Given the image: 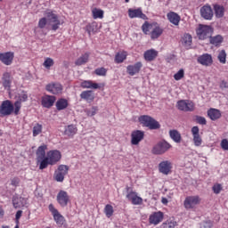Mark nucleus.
I'll return each mask as SVG.
<instances>
[{
	"label": "nucleus",
	"mask_w": 228,
	"mask_h": 228,
	"mask_svg": "<svg viewBox=\"0 0 228 228\" xmlns=\"http://www.w3.org/2000/svg\"><path fill=\"white\" fill-rule=\"evenodd\" d=\"M142 30L144 35H150L151 40H157L163 35V28L158 23H149L145 21L142 26Z\"/></svg>",
	"instance_id": "nucleus-1"
},
{
	"label": "nucleus",
	"mask_w": 228,
	"mask_h": 228,
	"mask_svg": "<svg viewBox=\"0 0 228 228\" xmlns=\"http://www.w3.org/2000/svg\"><path fill=\"white\" fill-rule=\"evenodd\" d=\"M61 159V152L58 150H52L47 152V156L41 161L39 170H45L49 165L53 166Z\"/></svg>",
	"instance_id": "nucleus-2"
},
{
	"label": "nucleus",
	"mask_w": 228,
	"mask_h": 228,
	"mask_svg": "<svg viewBox=\"0 0 228 228\" xmlns=\"http://www.w3.org/2000/svg\"><path fill=\"white\" fill-rule=\"evenodd\" d=\"M171 147L172 144H170L168 142L160 141L153 146V148L151 149V152L155 154V156H161L165 154V152H168Z\"/></svg>",
	"instance_id": "nucleus-3"
},
{
	"label": "nucleus",
	"mask_w": 228,
	"mask_h": 228,
	"mask_svg": "<svg viewBox=\"0 0 228 228\" xmlns=\"http://www.w3.org/2000/svg\"><path fill=\"white\" fill-rule=\"evenodd\" d=\"M139 122L144 127H149V129H159V127H161L159 122L156 121V119L147 115L139 117Z\"/></svg>",
	"instance_id": "nucleus-4"
},
{
	"label": "nucleus",
	"mask_w": 228,
	"mask_h": 228,
	"mask_svg": "<svg viewBox=\"0 0 228 228\" xmlns=\"http://www.w3.org/2000/svg\"><path fill=\"white\" fill-rule=\"evenodd\" d=\"M70 167L67 165H60L54 171L53 179L57 183H63L65 181V175H68Z\"/></svg>",
	"instance_id": "nucleus-5"
},
{
	"label": "nucleus",
	"mask_w": 228,
	"mask_h": 228,
	"mask_svg": "<svg viewBox=\"0 0 228 228\" xmlns=\"http://www.w3.org/2000/svg\"><path fill=\"white\" fill-rule=\"evenodd\" d=\"M48 209L53 215V220L55 224H57L58 227H62L63 225H65V217L60 214V211H58V209L54 208V205L53 203L48 206Z\"/></svg>",
	"instance_id": "nucleus-6"
},
{
	"label": "nucleus",
	"mask_w": 228,
	"mask_h": 228,
	"mask_svg": "<svg viewBox=\"0 0 228 228\" xmlns=\"http://www.w3.org/2000/svg\"><path fill=\"white\" fill-rule=\"evenodd\" d=\"M196 33L200 40H206L207 38H211L213 28L208 25H200Z\"/></svg>",
	"instance_id": "nucleus-7"
},
{
	"label": "nucleus",
	"mask_w": 228,
	"mask_h": 228,
	"mask_svg": "<svg viewBox=\"0 0 228 228\" xmlns=\"http://www.w3.org/2000/svg\"><path fill=\"white\" fill-rule=\"evenodd\" d=\"M200 197L199 196H188L183 201L185 209H195L199 204H200Z\"/></svg>",
	"instance_id": "nucleus-8"
},
{
	"label": "nucleus",
	"mask_w": 228,
	"mask_h": 228,
	"mask_svg": "<svg viewBox=\"0 0 228 228\" xmlns=\"http://www.w3.org/2000/svg\"><path fill=\"white\" fill-rule=\"evenodd\" d=\"M13 113V103L10 100L4 101L0 105V117H8Z\"/></svg>",
	"instance_id": "nucleus-9"
},
{
	"label": "nucleus",
	"mask_w": 228,
	"mask_h": 228,
	"mask_svg": "<svg viewBox=\"0 0 228 228\" xmlns=\"http://www.w3.org/2000/svg\"><path fill=\"white\" fill-rule=\"evenodd\" d=\"M45 16L48 20V24L52 26L53 31H56L60 28V20H58V16L53 13V12H46Z\"/></svg>",
	"instance_id": "nucleus-10"
},
{
	"label": "nucleus",
	"mask_w": 228,
	"mask_h": 228,
	"mask_svg": "<svg viewBox=\"0 0 228 228\" xmlns=\"http://www.w3.org/2000/svg\"><path fill=\"white\" fill-rule=\"evenodd\" d=\"M176 106L177 109L180 110V111H193V110H195V103L188 100L179 101Z\"/></svg>",
	"instance_id": "nucleus-11"
},
{
	"label": "nucleus",
	"mask_w": 228,
	"mask_h": 228,
	"mask_svg": "<svg viewBox=\"0 0 228 228\" xmlns=\"http://www.w3.org/2000/svg\"><path fill=\"white\" fill-rule=\"evenodd\" d=\"M57 202L61 208H67L69 202H70V196L65 191H60L57 194Z\"/></svg>",
	"instance_id": "nucleus-12"
},
{
	"label": "nucleus",
	"mask_w": 228,
	"mask_h": 228,
	"mask_svg": "<svg viewBox=\"0 0 228 228\" xmlns=\"http://www.w3.org/2000/svg\"><path fill=\"white\" fill-rule=\"evenodd\" d=\"M126 199L133 204V206H142V204H143V199L138 196V193L134 191L127 192Z\"/></svg>",
	"instance_id": "nucleus-13"
},
{
	"label": "nucleus",
	"mask_w": 228,
	"mask_h": 228,
	"mask_svg": "<svg viewBox=\"0 0 228 228\" xmlns=\"http://www.w3.org/2000/svg\"><path fill=\"white\" fill-rule=\"evenodd\" d=\"M163 218H165V214H163V212H153L149 216V224H151V225H158L163 222Z\"/></svg>",
	"instance_id": "nucleus-14"
},
{
	"label": "nucleus",
	"mask_w": 228,
	"mask_h": 228,
	"mask_svg": "<svg viewBox=\"0 0 228 228\" xmlns=\"http://www.w3.org/2000/svg\"><path fill=\"white\" fill-rule=\"evenodd\" d=\"M45 90L53 95H58L63 92V86L60 83H50L46 85Z\"/></svg>",
	"instance_id": "nucleus-15"
},
{
	"label": "nucleus",
	"mask_w": 228,
	"mask_h": 228,
	"mask_svg": "<svg viewBox=\"0 0 228 228\" xmlns=\"http://www.w3.org/2000/svg\"><path fill=\"white\" fill-rule=\"evenodd\" d=\"M128 17L130 19H142V20H147V15L143 13L142 8L128 9Z\"/></svg>",
	"instance_id": "nucleus-16"
},
{
	"label": "nucleus",
	"mask_w": 228,
	"mask_h": 228,
	"mask_svg": "<svg viewBox=\"0 0 228 228\" xmlns=\"http://www.w3.org/2000/svg\"><path fill=\"white\" fill-rule=\"evenodd\" d=\"M197 61L200 65H203V67H211V65H213V56L208 53H204L198 57Z\"/></svg>",
	"instance_id": "nucleus-17"
},
{
	"label": "nucleus",
	"mask_w": 228,
	"mask_h": 228,
	"mask_svg": "<svg viewBox=\"0 0 228 228\" xmlns=\"http://www.w3.org/2000/svg\"><path fill=\"white\" fill-rule=\"evenodd\" d=\"M145 136V133L142 130L133 131L131 134V143L132 145H138L143 137Z\"/></svg>",
	"instance_id": "nucleus-18"
},
{
	"label": "nucleus",
	"mask_w": 228,
	"mask_h": 228,
	"mask_svg": "<svg viewBox=\"0 0 228 228\" xmlns=\"http://www.w3.org/2000/svg\"><path fill=\"white\" fill-rule=\"evenodd\" d=\"M159 172L168 175L172 172V162L170 160H164L159 164Z\"/></svg>",
	"instance_id": "nucleus-19"
},
{
	"label": "nucleus",
	"mask_w": 228,
	"mask_h": 228,
	"mask_svg": "<svg viewBox=\"0 0 228 228\" xmlns=\"http://www.w3.org/2000/svg\"><path fill=\"white\" fill-rule=\"evenodd\" d=\"M191 132L195 147H200V145H202V137H200L199 126H193Z\"/></svg>",
	"instance_id": "nucleus-20"
},
{
	"label": "nucleus",
	"mask_w": 228,
	"mask_h": 228,
	"mask_svg": "<svg viewBox=\"0 0 228 228\" xmlns=\"http://www.w3.org/2000/svg\"><path fill=\"white\" fill-rule=\"evenodd\" d=\"M142 67H143V64L141 61H138L133 65H128L126 67V72L129 76H136V74H140Z\"/></svg>",
	"instance_id": "nucleus-21"
},
{
	"label": "nucleus",
	"mask_w": 228,
	"mask_h": 228,
	"mask_svg": "<svg viewBox=\"0 0 228 228\" xmlns=\"http://www.w3.org/2000/svg\"><path fill=\"white\" fill-rule=\"evenodd\" d=\"M200 15L206 20H211L213 19V9L210 5L206 4L200 8Z\"/></svg>",
	"instance_id": "nucleus-22"
},
{
	"label": "nucleus",
	"mask_w": 228,
	"mask_h": 228,
	"mask_svg": "<svg viewBox=\"0 0 228 228\" xmlns=\"http://www.w3.org/2000/svg\"><path fill=\"white\" fill-rule=\"evenodd\" d=\"M56 102V97L53 95H45L41 98V104L44 108H52Z\"/></svg>",
	"instance_id": "nucleus-23"
},
{
	"label": "nucleus",
	"mask_w": 228,
	"mask_h": 228,
	"mask_svg": "<svg viewBox=\"0 0 228 228\" xmlns=\"http://www.w3.org/2000/svg\"><path fill=\"white\" fill-rule=\"evenodd\" d=\"M13 53L12 52H7L4 53H0V61H2V63H4V65H12V61H13Z\"/></svg>",
	"instance_id": "nucleus-24"
},
{
	"label": "nucleus",
	"mask_w": 228,
	"mask_h": 228,
	"mask_svg": "<svg viewBox=\"0 0 228 228\" xmlns=\"http://www.w3.org/2000/svg\"><path fill=\"white\" fill-rule=\"evenodd\" d=\"M45 151H47V145L45 144L39 146L37 150V159L39 165L42 161H44V159H45Z\"/></svg>",
	"instance_id": "nucleus-25"
},
{
	"label": "nucleus",
	"mask_w": 228,
	"mask_h": 228,
	"mask_svg": "<svg viewBox=\"0 0 228 228\" xmlns=\"http://www.w3.org/2000/svg\"><path fill=\"white\" fill-rule=\"evenodd\" d=\"M213 8H214V13L216 19H222V17L225 15V7H224V5L216 4H213Z\"/></svg>",
	"instance_id": "nucleus-26"
},
{
	"label": "nucleus",
	"mask_w": 228,
	"mask_h": 228,
	"mask_svg": "<svg viewBox=\"0 0 228 228\" xmlns=\"http://www.w3.org/2000/svg\"><path fill=\"white\" fill-rule=\"evenodd\" d=\"M167 17L169 22H171V24H174V26H177L179 22H181V16H179V14L175 12H168Z\"/></svg>",
	"instance_id": "nucleus-27"
},
{
	"label": "nucleus",
	"mask_w": 228,
	"mask_h": 228,
	"mask_svg": "<svg viewBox=\"0 0 228 228\" xmlns=\"http://www.w3.org/2000/svg\"><path fill=\"white\" fill-rule=\"evenodd\" d=\"M144 60L146 61H154L155 58H158V51L154 49H150L144 52Z\"/></svg>",
	"instance_id": "nucleus-28"
},
{
	"label": "nucleus",
	"mask_w": 228,
	"mask_h": 228,
	"mask_svg": "<svg viewBox=\"0 0 228 228\" xmlns=\"http://www.w3.org/2000/svg\"><path fill=\"white\" fill-rule=\"evenodd\" d=\"M77 134V126L76 125H69L65 127L64 134L65 136L72 137Z\"/></svg>",
	"instance_id": "nucleus-29"
},
{
	"label": "nucleus",
	"mask_w": 228,
	"mask_h": 228,
	"mask_svg": "<svg viewBox=\"0 0 228 228\" xmlns=\"http://www.w3.org/2000/svg\"><path fill=\"white\" fill-rule=\"evenodd\" d=\"M208 117H209L210 120H218L220 117H222V113L219 110L216 109H209L208 110Z\"/></svg>",
	"instance_id": "nucleus-30"
},
{
	"label": "nucleus",
	"mask_w": 228,
	"mask_h": 228,
	"mask_svg": "<svg viewBox=\"0 0 228 228\" xmlns=\"http://www.w3.org/2000/svg\"><path fill=\"white\" fill-rule=\"evenodd\" d=\"M55 106L58 111L67 110V108H69V101H67V99L61 98L56 102Z\"/></svg>",
	"instance_id": "nucleus-31"
},
{
	"label": "nucleus",
	"mask_w": 228,
	"mask_h": 228,
	"mask_svg": "<svg viewBox=\"0 0 228 228\" xmlns=\"http://www.w3.org/2000/svg\"><path fill=\"white\" fill-rule=\"evenodd\" d=\"M169 136L173 142L175 143H181L183 137L181 136V133L177 130H170L169 131Z\"/></svg>",
	"instance_id": "nucleus-32"
},
{
	"label": "nucleus",
	"mask_w": 228,
	"mask_h": 228,
	"mask_svg": "<svg viewBox=\"0 0 228 228\" xmlns=\"http://www.w3.org/2000/svg\"><path fill=\"white\" fill-rule=\"evenodd\" d=\"M80 86L82 88H93V90H97L100 88L99 84L94 83L92 80H85L81 83Z\"/></svg>",
	"instance_id": "nucleus-33"
},
{
	"label": "nucleus",
	"mask_w": 228,
	"mask_h": 228,
	"mask_svg": "<svg viewBox=\"0 0 228 228\" xmlns=\"http://www.w3.org/2000/svg\"><path fill=\"white\" fill-rule=\"evenodd\" d=\"M93 19H104V11L99 8L92 9Z\"/></svg>",
	"instance_id": "nucleus-34"
},
{
	"label": "nucleus",
	"mask_w": 228,
	"mask_h": 228,
	"mask_svg": "<svg viewBox=\"0 0 228 228\" xmlns=\"http://www.w3.org/2000/svg\"><path fill=\"white\" fill-rule=\"evenodd\" d=\"M90 58V54L85 53L82 56H80L76 61L75 65L81 66L85 65V63H88V59Z\"/></svg>",
	"instance_id": "nucleus-35"
},
{
	"label": "nucleus",
	"mask_w": 228,
	"mask_h": 228,
	"mask_svg": "<svg viewBox=\"0 0 228 228\" xmlns=\"http://www.w3.org/2000/svg\"><path fill=\"white\" fill-rule=\"evenodd\" d=\"M127 58V53L126 52H119L115 56L116 63H123V61Z\"/></svg>",
	"instance_id": "nucleus-36"
},
{
	"label": "nucleus",
	"mask_w": 228,
	"mask_h": 228,
	"mask_svg": "<svg viewBox=\"0 0 228 228\" xmlns=\"http://www.w3.org/2000/svg\"><path fill=\"white\" fill-rule=\"evenodd\" d=\"M191 42H192L191 35L185 34L183 37V44L184 47H186L187 49H190V47L191 45Z\"/></svg>",
	"instance_id": "nucleus-37"
},
{
	"label": "nucleus",
	"mask_w": 228,
	"mask_h": 228,
	"mask_svg": "<svg viewBox=\"0 0 228 228\" xmlns=\"http://www.w3.org/2000/svg\"><path fill=\"white\" fill-rule=\"evenodd\" d=\"M86 29L89 36H91L92 33H96L97 32V22L94 21L92 23H89L86 27Z\"/></svg>",
	"instance_id": "nucleus-38"
},
{
	"label": "nucleus",
	"mask_w": 228,
	"mask_h": 228,
	"mask_svg": "<svg viewBox=\"0 0 228 228\" xmlns=\"http://www.w3.org/2000/svg\"><path fill=\"white\" fill-rule=\"evenodd\" d=\"M161 228H175L177 227V222L175 220H167L160 225Z\"/></svg>",
	"instance_id": "nucleus-39"
},
{
	"label": "nucleus",
	"mask_w": 228,
	"mask_h": 228,
	"mask_svg": "<svg viewBox=\"0 0 228 228\" xmlns=\"http://www.w3.org/2000/svg\"><path fill=\"white\" fill-rule=\"evenodd\" d=\"M80 97L85 101H94V94L92 93V91L82 92Z\"/></svg>",
	"instance_id": "nucleus-40"
},
{
	"label": "nucleus",
	"mask_w": 228,
	"mask_h": 228,
	"mask_svg": "<svg viewBox=\"0 0 228 228\" xmlns=\"http://www.w3.org/2000/svg\"><path fill=\"white\" fill-rule=\"evenodd\" d=\"M3 81L4 88H10V85H12V81L10 80V73L4 74Z\"/></svg>",
	"instance_id": "nucleus-41"
},
{
	"label": "nucleus",
	"mask_w": 228,
	"mask_h": 228,
	"mask_svg": "<svg viewBox=\"0 0 228 228\" xmlns=\"http://www.w3.org/2000/svg\"><path fill=\"white\" fill-rule=\"evenodd\" d=\"M224 42V37L222 36H216L214 37H210V44L213 45H220V44Z\"/></svg>",
	"instance_id": "nucleus-42"
},
{
	"label": "nucleus",
	"mask_w": 228,
	"mask_h": 228,
	"mask_svg": "<svg viewBox=\"0 0 228 228\" xmlns=\"http://www.w3.org/2000/svg\"><path fill=\"white\" fill-rule=\"evenodd\" d=\"M104 213H105L107 218H111V216H113V213H114L113 206H111L110 204L106 205L104 208Z\"/></svg>",
	"instance_id": "nucleus-43"
},
{
	"label": "nucleus",
	"mask_w": 228,
	"mask_h": 228,
	"mask_svg": "<svg viewBox=\"0 0 228 228\" xmlns=\"http://www.w3.org/2000/svg\"><path fill=\"white\" fill-rule=\"evenodd\" d=\"M217 58L220 63L225 64V62L227 61V53H225V50H222L221 52H219Z\"/></svg>",
	"instance_id": "nucleus-44"
},
{
	"label": "nucleus",
	"mask_w": 228,
	"mask_h": 228,
	"mask_svg": "<svg viewBox=\"0 0 228 228\" xmlns=\"http://www.w3.org/2000/svg\"><path fill=\"white\" fill-rule=\"evenodd\" d=\"M54 65V60H53L52 58H46L43 63V66L45 69H47L49 70V69H51V67H53Z\"/></svg>",
	"instance_id": "nucleus-45"
},
{
	"label": "nucleus",
	"mask_w": 228,
	"mask_h": 228,
	"mask_svg": "<svg viewBox=\"0 0 228 228\" xmlns=\"http://www.w3.org/2000/svg\"><path fill=\"white\" fill-rule=\"evenodd\" d=\"M43 126L41 124H36L33 127V136H38L42 133Z\"/></svg>",
	"instance_id": "nucleus-46"
},
{
	"label": "nucleus",
	"mask_w": 228,
	"mask_h": 228,
	"mask_svg": "<svg viewBox=\"0 0 228 228\" xmlns=\"http://www.w3.org/2000/svg\"><path fill=\"white\" fill-rule=\"evenodd\" d=\"M94 74H96V76H106V74H108V69H106L105 68L102 67V68H97L94 70Z\"/></svg>",
	"instance_id": "nucleus-47"
},
{
	"label": "nucleus",
	"mask_w": 228,
	"mask_h": 228,
	"mask_svg": "<svg viewBox=\"0 0 228 228\" xmlns=\"http://www.w3.org/2000/svg\"><path fill=\"white\" fill-rule=\"evenodd\" d=\"M184 77V69H179V71L174 75V79L175 81H181Z\"/></svg>",
	"instance_id": "nucleus-48"
},
{
	"label": "nucleus",
	"mask_w": 228,
	"mask_h": 228,
	"mask_svg": "<svg viewBox=\"0 0 228 228\" xmlns=\"http://www.w3.org/2000/svg\"><path fill=\"white\" fill-rule=\"evenodd\" d=\"M20 108H22V103L20 102H14V114L19 115V112L20 111Z\"/></svg>",
	"instance_id": "nucleus-49"
},
{
	"label": "nucleus",
	"mask_w": 228,
	"mask_h": 228,
	"mask_svg": "<svg viewBox=\"0 0 228 228\" xmlns=\"http://www.w3.org/2000/svg\"><path fill=\"white\" fill-rule=\"evenodd\" d=\"M97 111H99V108L93 107L92 109L86 110V114L88 115V117H94V115H96Z\"/></svg>",
	"instance_id": "nucleus-50"
},
{
	"label": "nucleus",
	"mask_w": 228,
	"mask_h": 228,
	"mask_svg": "<svg viewBox=\"0 0 228 228\" xmlns=\"http://www.w3.org/2000/svg\"><path fill=\"white\" fill-rule=\"evenodd\" d=\"M26 101H28V94L22 92L21 94H19L18 102L22 104V102H26Z\"/></svg>",
	"instance_id": "nucleus-51"
},
{
	"label": "nucleus",
	"mask_w": 228,
	"mask_h": 228,
	"mask_svg": "<svg viewBox=\"0 0 228 228\" xmlns=\"http://www.w3.org/2000/svg\"><path fill=\"white\" fill-rule=\"evenodd\" d=\"M196 122H198V124H200V126H206V124H208L206 118L201 117V116L196 117Z\"/></svg>",
	"instance_id": "nucleus-52"
},
{
	"label": "nucleus",
	"mask_w": 228,
	"mask_h": 228,
	"mask_svg": "<svg viewBox=\"0 0 228 228\" xmlns=\"http://www.w3.org/2000/svg\"><path fill=\"white\" fill-rule=\"evenodd\" d=\"M47 21L48 20L46 18H41L38 21V28L44 29V28H45V26L47 25Z\"/></svg>",
	"instance_id": "nucleus-53"
},
{
	"label": "nucleus",
	"mask_w": 228,
	"mask_h": 228,
	"mask_svg": "<svg viewBox=\"0 0 228 228\" xmlns=\"http://www.w3.org/2000/svg\"><path fill=\"white\" fill-rule=\"evenodd\" d=\"M212 190H213L214 193L218 195V193H220V191H222V185L220 183L215 184L212 187Z\"/></svg>",
	"instance_id": "nucleus-54"
},
{
	"label": "nucleus",
	"mask_w": 228,
	"mask_h": 228,
	"mask_svg": "<svg viewBox=\"0 0 228 228\" xmlns=\"http://www.w3.org/2000/svg\"><path fill=\"white\" fill-rule=\"evenodd\" d=\"M211 227H213V222L206 221L200 224V228H211Z\"/></svg>",
	"instance_id": "nucleus-55"
},
{
	"label": "nucleus",
	"mask_w": 228,
	"mask_h": 228,
	"mask_svg": "<svg viewBox=\"0 0 228 228\" xmlns=\"http://www.w3.org/2000/svg\"><path fill=\"white\" fill-rule=\"evenodd\" d=\"M11 184L12 186H19V184H20V178L19 177H13L11 180Z\"/></svg>",
	"instance_id": "nucleus-56"
},
{
	"label": "nucleus",
	"mask_w": 228,
	"mask_h": 228,
	"mask_svg": "<svg viewBox=\"0 0 228 228\" xmlns=\"http://www.w3.org/2000/svg\"><path fill=\"white\" fill-rule=\"evenodd\" d=\"M12 204L16 209L20 208V200L19 198H13Z\"/></svg>",
	"instance_id": "nucleus-57"
},
{
	"label": "nucleus",
	"mask_w": 228,
	"mask_h": 228,
	"mask_svg": "<svg viewBox=\"0 0 228 228\" xmlns=\"http://www.w3.org/2000/svg\"><path fill=\"white\" fill-rule=\"evenodd\" d=\"M221 147H222V149H224V151H228V141H227V139H224L221 142Z\"/></svg>",
	"instance_id": "nucleus-58"
},
{
	"label": "nucleus",
	"mask_w": 228,
	"mask_h": 228,
	"mask_svg": "<svg viewBox=\"0 0 228 228\" xmlns=\"http://www.w3.org/2000/svg\"><path fill=\"white\" fill-rule=\"evenodd\" d=\"M220 88H228V82L223 80L220 84Z\"/></svg>",
	"instance_id": "nucleus-59"
},
{
	"label": "nucleus",
	"mask_w": 228,
	"mask_h": 228,
	"mask_svg": "<svg viewBox=\"0 0 228 228\" xmlns=\"http://www.w3.org/2000/svg\"><path fill=\"white\" fill-rule=\"evenodd\" d=\"M20 216H22V210H19V211L16 213V220H20Z\"/></svg>",
	"instance_id": "nucleus-60"
},
{
	"label": "nucleus",
	"mask_w": 228,
	"mask_h": 228,
	"mask_svg": "<svg viewBox=\"0 0 228 228\" xmlns=\"http://www.w3.org/2000/svg\"><path fill=\"white\" fill-rule=\"evenodd\" d=\"M161 202H162V204L167 206V204H168V200L167 198H162Z\"/></svg>",
	"instance_id": "nucleus-61"
},
{
	"label": "nucleus",
	"mask_w": 228,
	"mask_h": 228,
	"mask_svg": "<svg viewBox=\"0 0 228 228\" xmlns=\"http://www.w3.org/2000/svg\"><path fill=\"white\" fill-rule=\"evenodd\" d=\"M4 216V210L3 209V207L0 206V217Z\"/></svg>",
	"instance_id": "nucleus-62"
},
{
	"label": "nucleus",
	"mask_w": 228,
	"mask_h": 228,
	"mask_svg": "<svg viewBox=\"0 0 228 228\" xmlns=\"http://www.w3.org/2000/svg\"><path fill=\"white\" fill-rule=\"evenodd\" d=\"M125 3H129V0H125Z\"/></svg>",
	"instance_id": "nucleus-63"
},
{
	"label": "nucleus",
	"mask_w": 228,
	"mask_h": 228,
	"mask_svg": "<svg viewBox=\"0 0 228 228\" xmlns=\"http://www.w3.org/2000/svg\"><path fill=\"white\" fill-rule=\"evenodd\" d=\"M14 228H19V225H16Z\"/></svg>",
	"instance_id": "nucleus-64"
}]
</instances>
